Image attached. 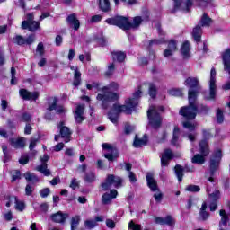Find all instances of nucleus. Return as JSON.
<instances>
[{
	"instance_id": "f257e3e1",
	"label": "nucleus",
	"mask_w": 230,
	"mask_h": 230,
	"mask_svg": "<svg viewBox=\"0 0 230 230\" xmlns=\"http://www.w3.org/2000/svg\"><path fill=\"white\" fill-rule=\"evenodd\" d=\"M184 85L189 87V106L181 107L180 110L181 116H183L185 119H195L197 118V96L200 93V84H199V78L188 77Z\"/></svg>"
},
{
	"instance_id": "f03ea898",
	"label": "nucleus",
	"mask_w": 230,
	"mask_h": 230,
	"mask_svg": "<svg viewBox=\"0 0 230 230\" xmlns=\"http://www.w3.org/2000/svg\"><path fill=\"white\" fill-rule=\"evenodd\" d=\"M143 93V89L138 87V89L133 93L132 99L126 100V104L119 105L115 103L113 105L112 111L108 113V118L111 123H118V116L120 112H126V114H130L132 112V109L139 103V98H141V94Z\"/></svg>"
},
{
	"instance_id": "7ed1b4c3",
	"label": "nucleus",
	"mask_w": 230,
	"mask_h": 230,
	"mask_svg": "<svg viewBox=\"0 0 230 230\" xmlns=\"http://www.w3.org/2000/svg\"><path fill=\"white\" fill-rule=\"evenodd\" d=\"M119 89V84L118 83H111L109 86H105L102 89V93H98L97 100L102 102L103 109L109 107V103L112 102H118L119 100V94L112 91H118Z\"/></svg>"
},
{
	"instance_id": "20e7f679",
	"label": "nucleus",
	"mask_w": 230,
	"mask_h": 230,
	"mask_svg": "<svg viewBox=\"0 0 230 230\" xmlns=\"http://www.w3.org/2000/svg\"><path fill=\"white\" fill-rule=\"evenodd\" d=\"M164 111L163 106H150L147 111V118L149 119V125L153 128H159L161 123H163V118H161V112Z\"/></svg>"
},
{
	"instance_id": "39448f33",
	"label": "nucleus",
	"mask_w": 230,
	"mask_h": 230,
	"mask_svg": "<svg viewBox=\"0 0 230 230\" xmlns=\"http://www.w3.org/2000/svg\"><path fill=\"white\" fill-rule=\"evenodd\" d=\"M199 147L202 155L197 154L196 155H194V157L192 158V163L196 164H204V163L206 162V159L204 157L209 155V147L208 146V141L202 140L199 143Z\"/></svg>"
},
{
	"instance_id": "423d86ee",
	"label": "nucleus",
	"mask_w": 230,
	"mask_h": 230,
	"mask_svg": "<svg viewBox=\"0 0 230 230\" xmlns=\"http://www.w3.org/2000/svg\"><path fill=\"white\" fill-rule=\"evenodd\" d=\"M105 22L111 26H118V28H121V30H128V19L125 16L108 18Z\"/></svg>"
},
{
	"instance_id": "0eeeda50",
	"label": "nucleus",
	"mask_w": 230,
	"mask_h": 230,
	"mask_svg": "<svg viewBox=\"0 0 230 230\" xmlns=\"http://www.w3.org/2000/svg\"><path fill=\"white\" fill-rule=\"evenodd\" d=\"M58 128L60 135L55 136V141H58V137H62L65 143H69L71 141V129L67 126H66L65 122H60L58 125Z\"/></svg>"
},
{
	"instance_id": "6e6552de",
	"label": "nucleus",
	"mask_w": 230,
	"mask_h": 230,
	"mask_svg": "<svg viewBox=\"0 0 230 230\" xmlns=\"http://www.w3.org/2000/svg\"><path fill=\"white\" fill-rule=\"evenodd\" d=\"M217 96V70L211 68L209 80V95L207 100H215Z\"/></svg>"
},
{
	"instance_id": "1a4fd4ad",
	"label": "nucleus",
	"mask_w": 230,
	"mask_h": 230,
	"mask_svg": "<svg viewBox=\"0 0 230 230\" xmlns=\"http://www.w3.org/2000/svg\"><path fill=\"white\" fill-rule=\"evenodd\" d=\"M121 182H123V180L119 178V176H114L112 174L108 175L106 181L102 184V188L104 191H107L111 186H114L115 188L121 187Z\"/></svg>"
},
{
	"instance_id": "9d476101",
	"label": "nucleus",
	"mask_w": 230,
	"mask_h": 230,
	"mask_svg": "<svg viewBox=\"0 0 230 230\" xmlns=\"http://www.w3.org/2000/svg\"><path fill=\"white\" fill-rule=\"evenodd\" d=\"M102 146V149L106 150L107 152L104 154L105 159H108V161H114L115 159H118V149L114 148L112 145L109 143H103Z\"/></svg>"
},
{
	"instance_id": "9b49d317",
	"label": "nucleus",
	"mask_w": 230,
	"mask_h": 230,
	"mask_svg": "<svg viewBox=\"0 0 230 230\" xmlns=\"http://www.w3.org/2000/svg\"><path fill=\"white\" fill-rule=\"evenodd\" d=\"M222 159V151L217 149L212 155L210 159V172L213 175L217 170H218V165L220 164V161Z\"/></svg>"
},
{
	"instance_id": "f8f14e48",
	"label": "nucleus",
	"mask_w": 230,
	"mask_h": 230,
	"mask_svg": "<svg viewBox=\"0 0 230 230\" xmlns=\"http://www.w3.org/2000/svg\"><path fill=\"white\" fill-rule=\"evenodd\" d=\"M13 44H18V46H23V44H27V45H31L33 44V42H35V35H30L28 38H24L21 35H16L13 39Z\"/></svg>"
},
{
	"instance_id": "ddd939ff",
	"label": "nucleus",
	"mask_w": 230,
	"mask_h": 230,
	"mask_svg": "<svg viewBox=\"0 0 230 230\" xmlns=\"http://www.w3.org/2000/svg\"><path fill=\"white\" fill-rule=\"evenodd\" d=\"M222 60L225 73L230 75V49H225L222 54Z\"/></svg>"
},
{
	"instance_id": "4468645a",
	"label": "nucleus",
	"mask_w": 230,
	"mask_h": 230,
	"mask_svg": "<svg viewBox=\"0 0 230 230\" xmlns=\"http://www.w3.org/2000/svg\"><path fill=\"white\" fill-rule=\"evenodd\" d=\"M193 6L191 0H187L182 4V0H174V10H183V12H190V8Z\"/></svg>"
},
{
	"instance_id": "2eb2a0df",
	"label": "nucleus",
	"mask_w": 230,
	"mask_h": 230,
	"mask_svg": "<svg viewBox=\"0 0 230 230\" xmlns=\"http://www.w3.org/2000/svg\"><path fill=\"white\" fill-rule=\"evenodd\" d=\"M84 111H85V106L84 104H79L76 106L75 112L74 114L75 123L80 124L82 121L85 120Z\"/></svg>"
},
{
	"instance_id": "dca6fc26",
	"label": "nucleus",
	"mask_w": 230,
	"mask_h": 230,
	"mask_svg": "<svg viewBox=\"0 0 230 230\" xmlns=\"http://www.w3.org/2000/svg\"><path fill=\"white\" fill-rule=\"evenodd\" d=\"M21 98L22 100H37L39 98V93L37 92H28L26 89H20L19 91Z\"/></svg>"
},
{
	"instance_id": "f3484780",
	"label": "nucleus",
	"mask_w": 230,
	"mask_h": 230,
	"mask_svg": "<svg viewBox=\"0 0 230 230\" xmlns=\"http://www.w3.org/2000/svg\"><path fill=\"white\" fill-rule=\"evenodd\" d=\"M173 159V152L170 149H165L161 156L162 166H168V163Z\"/></svg>"
},
{
	"instance_id": "a211bd4d",
	"label": "nucleus",
	"mask_w": 230,
	"mask_h": 230,
	"mask_svg": "<svg viewBox=\"0 0 230 230\" xmlns=\"http://www.w3.org/2000/svg\"><path fill=\"white\" fill-rule=\"evenodd\" d=\"M22 30H29V31H36V30L40 28V23L36 21L30 22L29 23L27 21H23L22 22Z\"/></svg>"
},
{
	"instance_id": "6ab92c4d",
	"label": "nucleus",
	"mask_w": 230,
	"mask_h": 230,
	"mask_svg": "<svg viewBox=\"0 0 230 230\" xmlns=\"http://www.w3.org/2000/svg\"><path fill=\"white\" fill-rule=\"evenodd\" d=\"M147 186L150 188L151 191H157L159 188L157 187V181L154 179V174L149 172L146 174Z\"/></svg>"
},
{
	"instance_id": "aec40b11",
	"label": "nucleus",
	"mask_w": 230,
	"mask_h": 230,
	"mask_svg": "<svg viewBox=\"0 0 230 230\" xmlns=\"http://www.w3.org/2000/svg\"><path fill=\"white\" fill-rule=\"evenodd\" d=\"M10 145L13 148H24V146H26V138H11Z\"/></svg>"
},
{
	"instance_id": "412c9836",
	"label": "nucleus",
	"mask_w": 230,
	"mask_h": 230,
	"mask_svg": "<svg viewBox=\"0 0 230 230\" xmlns=\"http://www.w3.org/2000/svg\"><path fill=\"white\" fill-rule=\"evenodd\" d=\"M69 217L68 214H64L61 211L53 214L51 216V219L53 222H56L57 224H64V222H66V219H67Z\"/></svg>"
},
{
	"instance_id": "4be33fe9",
	"label": "nucleus",
	"mask_w": 230,
	"mask_h": 230,
	"mask_svg": "<svg viewBox=\"0 0 230 230\" xmlns=\"http://www.w3.org/2000/svg\"><path fill=\"white\" fill-rule=\"evenodd\" d=\"M146 143H148V137L146 135H144L142 138H139L137 136H136L133 142V146L135 148H141V146H145Z\"/></svg>"
},
{
	"instance_id": "5701e85b",
	"label": "nucleus",
	"mask_w": 230,
	"mask_h": 230,
	"mask_svg": "<svg viewBox=\"0 0 230 230\" xmlns=\"http://www.w3.org/2000/svg\"><path fill=\"white\" fill-rule=\"evenodd\" d=\"M69 25L74 28V30H78L80 28V21L76 18V14H71L66 18Z\"/></svg>"
},
{
	"instance_id": "b1692460",
	"label": "nucleus",
	"mask_w": 230,
	"mask_h": 230,
	"mask_svg": "<svg viewBox=\"0 0 230 230\" xmlns=\"http://www.w3.org/2000/svg\"><path fill=\"white\" fill-rule=\"evenodd\" d=\"M141 22H143V18L140 16H137L133 18V22H128V30H136L141 26Z\"/></svg>"
},
{
	"instance_id": "393cba45",
	"label": "nucleus",
	"mask_w": 230,
	"mask_h": 230,
	"mask_svg": "<svg viewBox=\"0 0 230 230\" xmlns=\"http://www.w3.org/2000/svg\"><path fill=\"white\" fill-rule=\"evenodd\" d=\"M192 37L196 42H200L202 37V28L199 25H197L192 31Z\"/></svg>"
},
{
	"instance_id": "a878e982",
	"label": "nucleus",
	"mask_w": 230,
	"mask_h": 230,
	"mask_svg": "<svg viewBox=\"0 0 230 230\" xmlns=\"http://www.w3.org/2000/svg\"><path fill=\"white\" fill-rule=\"evenodd\" d=\"M11 202H14L15 209H17V211H24V209L26 208V206L24 205V202L19 201L17 199V197H15V196H13L11 198Z\"/></svg>"
},
{
	"instance_id": "bb28decb",
	"label": "nucleus",
	"mask_w": 230,
	"mask_h": 230,
	"mask_svg": "<svg viewBox=\"0 0 230 230\" xmlns=\"http://www.w3.org/2000/svg\"><path fill=\"white\" fill-rule=\"evenodd\" d=\"M37 172H40L46 177L51 175V172L48 169V164H41L36 167Z\"/></svg>"
},
{
	"instance_id": "cd10ccee",
	"label": "nucleus",
	"mask_w": 230,
	"mask_h": 230,
	"mask_svg": "<svg viewBox=\"0 0 230 230\" xmlns=\"http://www.w3.org/2000/svg\"><path fill=\"white\" fill-rule=\"evenodd\" d=\"M113 60H116L117 62H123L125 58H127V54H125L122 51H116L111 53Z\"/></svg>"
},
{
	"instance_id": "c85d7f7f",
	"label": "nucleus",
	"mask_w": 230,
	"mask_h": 230,
	"mask_svg": "<svg viewBox=\"0 0 230 230\" xmlns=\"http://www.w3.org/2000/svg\"><path fill=\"white\" fill-rule=\"evenodd\" d=\"M58 99L57 97H50L49 99V104L47 110L49 111H55L58 107Z\"/></svg>"
},
{
	"instance_id": "c756f323",
	"label": "nucleus",
	"mask_w": 230,
	"mask_h": 230,
	"mask_svg": "<svg viewBox=\"0 0 230 230\" xmlns=\"http://www.w3.org/2000/svg\"><path fill=\"white\" fill-rule=\"evenodd\" d=\"M181 55L183 58H190V42L185 41L181 46Z\"/></svg>"
},
{
	"instance_id": "7c9ffc66",
	"label": "nucleus",
	"mask_w": 230,
	"mask_h": 230,
	"mask_svg": "<svg viewBox=\"0 0 230 230\" xmlns=\"http://www.w3.org/2000/svg\"><path fill=\"white\" fill-rule=\"evenodd\" d=\"M174 170L179 182H182V177H184V168H182L181 165H176Z\"/></svg>"
},
{
	"instance_id": "2f4dec72",
	"label": "nucleus",
	"mask_w": 230,
	"mask_h": 230,
	"mask_svg": "<svg viewBox=\"0 0 230 230\" xmlns=\"http://www.w3.org/2000/svg\"><path fill=\"white\" fill-rule=\"evenodd\" d=\"M158 33H159V36L161 37L160 40H153L150 41V46H153V44H156V45H159V44H164V32H163V30H161V28L158 29Z\"/></svg>"
},
{
	"instance_id": "473e14b6",
	"label": "nucleus",
	"mask_w": 230,
	"mask_h": 230,
	"mask_svg": "<svg viewBox=\"0 0 230 230\" xmlns=\"http://www.w3.org/2000/svg\"><path fill=\"white\" fill-rule=\"evenodd\" d=\"M99 6L102 12H109V10H111V3L109 0H99Z\"/></svg>"
},
{
	"instance_id": "72a5a7b5",
	"label": "nucleus",
	"mask_w": 230,
	"mask_h": 230,
	"mask_svg": "<svg viewBox=\"0 0 230 230\" xmlns=\"http://www.w3.org/2000/svg\"><path fill=\"white\" fill-rule=\"evenodd\" d=\"M212 22H213V20H211L210 17L208 16L207 13H204L202 15L201 20H200L201 26L208 27V26H211Z\"/></svg>"
},
{
	"instance_id": "f704fd0d",
	"label": "nucleus",
	"mask_w": 230,
	"mask_h": 230,
	"mask_svg": "<svg viewBox=\"0 0 230 230\" xmlns=\"http://www.w3.org/2000/svg\"><path fill=\"white\" fill-rule=\"evenodd\" d=\"M81 82H82V73H80V71L78 70H75V73L74 74L73 85H75V87H78Z\"/></svg>"
},
{
	"instance_id": "c9c22d12",
	"label": "nucleus",
	"mask_w": 230,
	"mask_h": 230,
	"mask_svg": "<svg viewBox=\"0 0 230 230\" xmlns=\"http://www.w3.org/2000/svg\"><path fill=\"white\" fill-rule=\"evenodd\" d=\"M206 208H208V206L206 205V202H204L199 212V217L202 220H208V218H209V213L206 211Z\"/></svg>"
},
{
	"instance_id": "e433bc0d",
	"label": "nucleus",
	"mask_w": 230,
	"mask_h": 230,
	"mask_svg": "<svg viewBox=\"0 0 230 230\" xmlns=\"http://www.w3.org/2000/svg\"><path fill=\"white\" fill-rule=\"evenodd\" d=\"M24 177L26 181H28V182H32V183L39 182V178L37 177V175L33 173L25 172Z\"/></svg>"
},
{
	"instance_id": "4c0bfd02",
	"label": "nucleus",
	"mask_w": 230,
	"mask_h": 230,
	"mask_svg": "<svg viewBox=\"0 0 230 230\" xmlns=\"http://www.w3.org/2000/svg\"><path fill=\"white\" fill-rule=\"evenodd\" d=\"M219 215L221 217V222L219 224V227H222V226H226V224H227V220H229V218L227 217V214L226 213V210H220Z\"/></svg>"
},
{
	"instance_id": "58836bf2",
	"label": "nucleus",
	"mask_w": 230,
	"mask_h": 230,
	"mask_svg": "<svg viewBox=\"0 0 230 230\" xmlns=\"http://www.w3.org/2000/svg\"><path fill=\"white\" fill-rule=\"evenodd\" d=\"M84 181L86 182H94L96 181V174L93 172H87L84 176Z\"/></svg>"
},
{
	"instance_id": "ea45409f",
	"label": "nucleus",
	"mask_w": 230,
	"mask_h": 230,
	"mask_svg": "<svg viewBox=\"0 0 230 230\" xmlns=\"http://www.w3.org/2000/svg\"><path fill=\"white\" fill-rule=\"evenodd\" d=\"M207 192H208V196L210 197V199H212V200H218V199H220V191L219 190H215L214 192L211 193V190H209V189H207Z\"/></svg>"
},
{
	"instance_id": "a19ab883",
	"label": "nucleus",
	"mask_w": 230,
	"mask_h": 230,
	"mask_svg": "<svg viewBox=\"0 0 230 230\" xmlns=\"http://www.w3.org/2000/svg\"><path fill=\"white\" fill-rule=\"evenodd\" d=\"M78 224H80V216H75L71 221V230H75L78 227Z\"/></svg>"
},
{
	"instance_id": "79ce46f5",
	"label": "nucleus",
	"mask_w": 230,
	"mask_h": 230,
	"mask_svg": "<svg viewBox=\"0 0 230 230\" xmlns=\"http://www.w3.org/2000/svg\"><path fill=\"white\" fill-rule=\"evenodd\" d=\"M180 134H181V130L179 129V128L175 127L173 129V137L172 139V145H177V139H179Z\"/></svg>"
},
{
	"instance_id": "37998d69",
	"label": "nucleus",
	"mask_w": 230,
	"mask_h": 230,
	"mask_svg": "<svg viewBox=\"0 0 230 230\" xmlns=\"http://www.w3.org/2000/svg\"><path fill=\"white\" fill-rule=\"evenodd\" d=\"M17 71L15 67H11V85H17V77H15Z\"/></svg>"
},
{
	"instance_id": "c03bdc74",
	"label": "nucleus",
	"mask_w": 230,
	"mask_h": 230,
	"mask_svg": "<svg viewBox=\"0 0 230 230\" xmlns=\"http://www.w3.org/2000/svg\"><path fill=\"white\" fill-rule=\"evenodd\" d=\"M84 226L87 229H94V227L98 226V223L95 220H86Z\"/></svg>"
},
{
	"instance_id": "a18cd8bd",
	"label": "nucleus",
	"mask_w": 230,
	"mask_h": 230,
	"mask_svg": "<svg viewBox=\"0 0 230 230\" xmlns=\"http://www.w3.org/2000/svg\"><path fill=\"white\" fill-rule=\"evenodd\" d=\"M170 96H182V90L181 89H171L168 91Z\"/></svg>"
},
{
	"instance_id": "49530a36",
	"label": "nucleus",
	"mask_w": 230,
	"mask_h": 230,
	"mask_svg": "<svg viewBox=\"0 0 230 230\" xmlns=\"http://www.w3.org/2000/svg\"><path fill=\"white\" fill-rule=\"evenodd\" d=\"M157 94V88L155 87V85L154 84H149V95L151 96V98H155Z\"/></svg>"
},
{
	"instance_id": "de8ad7c7",
	"label": "nucleus",
	"mask_w": 230,
	"mask_h": 230,
	"mask_svg": "<svg viewBox=\"0 0 230 230\" xmlns=\"http://www.w3.org/2000/svg\"><path fill=\"white\" fill-rule=\"evenodd\" d=\"M167 49H171L172 51H177V41L174 40H171L168 43Z\"/></svg>"
},
{
	"instance_id": "09e8293b",
	"label": "nucleus",
	"mask_w": 230,
	"mask_h": 230,
	"mask_svg": "<svg viewBox=\"0 0 230 230\" xmlns=\"http://www.w3.org/2000/svg\"><path fill=\"white\" fill-rule=\"evenodd\" d=\"M164 219V224L166 226H175V219H173L172 216H167Z\"/></svg>"
},
{
	"instance_id": "8fccbe9b",
	"label": "nucleus",
	"mask_w": 230,
	"mask_h": 230,
	"mask_svg": "<svg viewBox=\"0 0 230 230\" xmlns=\"http://www.w3.org/2000/svg\"><path fill=\"white\" fill-rule=\"evenodd\" d=\"M186 190L190 191L192 193H197V192L200 191V187H199L197 185H189L186 187Z\"/></svg>"
},
{
	"instance_id": "3c124183",
	"label": "nucleus",
	"mask_w": 230,
	"mask_h": 230,
	"mask_svg": "<svg viewBox=\"0 0 230 230\" xmlns=\"http://www.w3.org/2000/svg\"><path fill=\"white\" fill-rule=\"evenodd\" d=\"M36 53L40 57H43V55H44V44H42V42L38 44L37 49H36Z\"/></svg>"
},
{
	"instance_id": "603ef678",
	"label": "nucleus",
	"mask_w": 230,
	"mask_h": 230,
	"mask_svg": "<svg viewBox=\"0 0 230 230\" xmlns=\"http://www.w3.org/2000/svg\"><path fill=\"white\" fill-rule=\"evenodd\" d=\"M128 229L131 230H141V225L134 223V221H130L128 224Z\"/></svg>"
},
{
	"instance_id": "864d4df0",
	"label": "nucleus",
	"mask_w": 230,
	"mask_h": 230,
	"mask_svg": "<svg viewBox=\"0 0 230 230\" xmlns=\"http://www.w3.org/2000/svg\"><path fill=\"white\" fill-rule=\"evenodd\" d=\"M183 127L184 128H188V130H195V124L190 122V121H185L183 122Z\"/></svg>"
},
{
	"instance_id": "5fc2aeb1",
	"label": "nucleus",
	"mask_w": 230,
	"mask_h": 230,
	"mask_svg": "<svg viewBox=\"0 0 230 230\" xmlns=\"http://www.w3.org/2000/svg\"><path fill=\"white\" fill-rule=\"evenodd\" d=\"M154 198L156 202H161V200H163V193H161V190H159V189L154 194Z\"/></svg>"
},
{
	"instance_id": "6e6d98bb",
	"label": "nucleus",
	"mask_w": 230,
	"mask_h": 230,
	"mask_svg": "<svg viewBox=\"0 0 230 230\" xmlns=\"http://www.w3.org/2000/svg\"><path fill=\"white\" fill-rule=\"evenodd\" d=\"M80 183L78 182V180L76 178H73L70 183V188L72 190H76V188H79Z\"/></svg>"
},
{
	"instance_id": "4d7b16f0",
	"label": "nucleus",
	"mask_w": 230,
	"mask_h": 230,
	"mask_svg": "<svg viewBox=\"0 0 230 230\" xmlns=\"http://www.w3.org/2000/svg\"><path fill=\"white\" fill-rule=\"evenodd\" d=\"M112 199L113 198L111 196V194L105 193L102 196V202H103V204H109L111 202V200H112Z\"/></svg>"
},
{
	"instance_id": "13d9d810",
	"label": "nucleus",
	"mask_w": 230,
	"mask_h": 230,
	"mask_svg": "<svg viewBox=\"0 0 230 230\" xmlns=\"http://www.w3.org/2000/svg\"><path fill=\"white\" fill-rule=\"evenodd\" d=\"M20 121H24L25 123H28V121H31V116L28 113H23L21 116Z\"/></svg>"
},
{
	"instance_id": "bf43d9fd",
	"label": "nucleus",
	"mask_w": 230,
	"mask_h": 230,
	"mask_svg": "<svg viewBox=\"0 0 230 230\" xmlns=\"http://www.w3.org/2000/svg\"><path fill=\"white\" fill-rule=\"evenodd\" d=\"M114 67H115V65L114 63H111L108 66V70L106 72V75L107 76H111V75H113L114 73Z\"/></svg>"
},
{
	"instance_id": "052dcab7",
	"label": "nucleus",
	"mask_w": 230,
	"mask_h": 230,
	"mask_svg": "<svg viewBox=\"0 0 230 230\" xmlns=\"http://www.w3.org/2000/svg\"><path fill=\"white\" fill-rule=\"evenodd\" d=\"M217 123H224V114L221 110L217 111Z\"/></svg>"
},
{
	"instance_id": "680f3d73",
	"label": "nucleus",
	"mask_w": 230,
	"mask_h": 230,
	"mask_svg": "<svg viewBox=\"0 0 230 230\" xmlns=\"http://www.w3.org/2000/svg\"><path fill=\"white\" fill-rule=\"evenodd\" d=\"M40 193L42 199H46V197H48V195L50 193L49 188L42 189Z\"/></svg>"
},
{
	"instance_id": "e2e57ef3",
	"label": "nucleus",
	"mask_w": 230,
	"mask_h": 230,
	"mask_svg": "<svg viewBox=\"0 0 230 230\" xmlns=\"http://www.w3.org/2000/svg\"><path fill=\"white\" fill-rule=\"evenodd\" d=\"M57 114H66V112H67V110H66V108H64V106H58L55 109Z\"/></svg>"
},
{
	"instance_id": "0e129e2a",
	"label": "nucleus",
	"mask_w": 230,
	"mask_h": 230,
	"mask_svg": "<svg viewBox=\"0 0 230 230\" xmlns=\"http://www.w3.org/2000/svg\"><path fill=\"white\" fill-rule=\"evenodd\" d=\"M37 143H39V138H31V143L29 146L30 150H32L35 146H37Z\"/></svg>"
},
{
	"instance_id": "69168bd1",
	"label": "nucleus",
	"mask_w": 230,
	"mask_h": 230,
	"mask_svg": "<svg viewBox=\"0 0 230 230\" xmlns=\"http://www.w3.org/2000/svg\"><path fill=\"white\" fill-rule=\"evenodd\" d=\"M31 130H33V128H31V124L27 123L24 128V134L30 136V134H31Z\"/></svg>"
},
{
	"instance_id": "338daca9",
	"label": "nucleus",
	"mask_w": 230,
	"mask_h": 230,
	"mask_svg": "<svg viewBox=\"0 0 230 230\" xmlns=\"http://www.w3.org/2000/svg\"><path fill=\"white\" fill-rule=\"evenodd\" d=\"M173 53H175V50L167 49L164 50V57L165 58H168V57H172V55H173Z\"/></svg>"
},
{
	"instance_id": "774afa93",
	"label": "nucleus",
	"mask_w": 230,
	"mask_h": 230,
	"mask_svg": "<svg viewBox=\"0 0 230 230\" xmlns=\"http://www.w3.org/2000/svg\"><path fill=\"white\" fill-rule=\"evenodd\" d=\"M65 155H67V157H75V150L73 148H67L65 151Z\"/></svg>"
}]
</instances>
